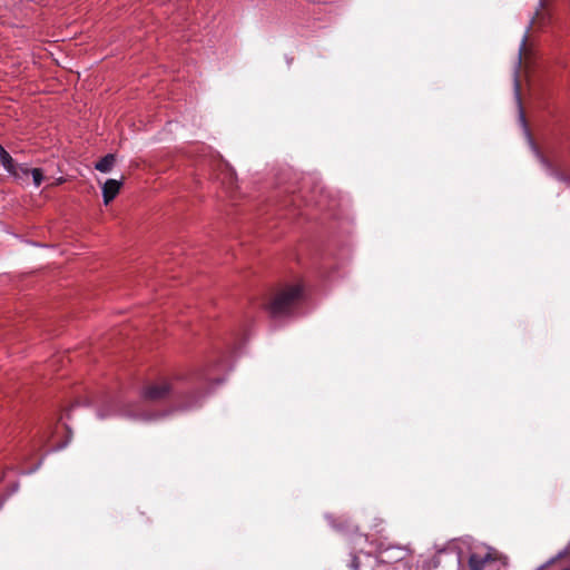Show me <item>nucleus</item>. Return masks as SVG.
Here are the masks:
<instances>
[{"label":"nucleus","mask_w":570,"mask_h":570,"mask_svg":"<svg viewBox=\"0 0 570 570\" xmlns=\"http://www.w3.org/2000/svg\"><path fill=\"white\" fill-rule=\"evenodd\" d=\"M303 299V286L301 284L286 285L276 291L266 308L273 317H281L289 314Z\"/></svg>","instance_id":"nucleus-1"},{"label":"nucleus","mask_w":570,"mask_h":570,"mask_svg":"<svg viewBox=\"0 0 570 570\" xmlns=\"http://www.w3.org/2000/svg\"><path fill=\"white\" fill-rule=\"evenodd\" d=\"M552 16L549 8V0H547L546 6L542 7V0L539 2V8L537 9L534 16L531 19L530 26L523 36L522 42L519 48L518 61L519 65L522 63L523 60H527L529 55L528 41H529V30H543L547 26L551 23Z\"/></svg>","instance_id":"nucleus-2"},{"label":"nucleus","mask_w":570,"mask_h":570,"mask_svg":"<svg viewBox=\"0 0 570 570\" xmlns=\"http://www.w3.org/2000/svg\"><path fill=\"white\" fill-rule=\"evenodd\" d=\"M175 393L174 385L168 380H160L147 384L141 392L142 399L148 402H163L171 399Z\"/></svg>","instance_id":"nucleus-3"},{"label":"nucleus","mask_w":570,"mask_h":570,"mask_svg":"<svg viewBox=\"0 0 570 570\" xmlns=\"http://www.w3.org/2000/svg\"><path fill=\"white\" fill-rule=\"evenodd\" d=\"M0 161L6 170L11 175L19 177L20 173L23 175L29 174V169L24 165L14 164L10 154L2 146H0Z\"/></svg>","instance_id":"nucleus-4"},{"label":"nucleus","mask_w":570,"mask_h":570,"mask_svg":"<svg viewBox=\"0 0 570 570\" xmlns=\"http://www.w3.org/2000/svg\"><path fill=\"white\" fill-rule=\"evenodd\" d=\"M497 560V553L487 552L485 554L472 553L469 557L468 564L470 570H484L487 564Z\"/></svg>","instance_id":"nucleus-5"},{"label":"nucleus","mask_w":570,"mask_h":570,"mask_svg":"<svg viewBox=\"0 0 570 570\" xmlns=\"http://www.w3.org/2000/svg\"><path fill=\"white\" fill-rule=\"evenodd\" d=\"M122 183L116 179H108L102 186V197L105 205H108L118 195Z\"/></svg>","instance_id":"nucleus-6"},{"label":"nucleus","mask_w":570,"mask_h":570,"mask_svg":"<svg viewBox=\"0 0 570 570\" xmlns=\"http://www.w3.org/2000/svg\"><path fill=\"white\" fill-rule=\"evenodd\" d=\"M115 161V155L108 154L96 164L95 168L101 173H109L112 169Z\"/></svg>","instance_id":"nucleus-7"},{"label":"nucleus","mask_w":570,"mask_h":570,"mask_svg":"<svg viewBox=\"0 0 570 570\" xmlns=\"http://www.w3.org/2000/svg\"><path fill=\"white\" fill-rule=\"evenodd\" d=\"M542 163L547 166L548 169L551 170L552 175H554L560 180H568V178L560 173L558 169L553 168L552 165L543 157H541Z\"/></svg>","instance_id":"nucleus-8"},{"label":"nucleus","mask_w":570,"mask_h":570,"mask_svg":"<svg viewBox=\"0 0 570 570\" xmlns=\"http://www.w3.org/2000/svg\"><path fill=\"white\" fill-rule=\"evenodd\" d=\"M29 173L32 174L35 185L39 187L43 179L42 170L39 168H33L32 170H29Z\"/></svg>","instance_id":"nucleus-9"},{"label":"nucleus","mask_w":570,"mask_h":570,"mask_svg":"<svg viewBox=\"0 0 570 570\" xmlns=\"http://www.w3.org/2000/svg\"><path fill=\"white\" fill-rule=\"evenodd\" d=\"M125 415L129 416V417H140V419H145V420H149L150 417L149 416H145V415H140L138 414L134 409L131 407H128L125 410Z\"/></svg>","instance_id":"nucleus-10"},{"label":"nucleus","mask_w":570,"mask_h":570,"mask_svg":"<svg viewBox=\"0 0 570 570\" xmlns=\"http://www.w3.org/2000/svg\"><path fill=\"white\" fill-rule=\"evenodd\" d=\"M351 568L353 570H360V559L355 554L352 556Z\"/></svg>","instance_id":"nucleus-11"},{"label":"nucleus","mask_w":570,"mask_h":570,"mask_svg":"<svg viewBox=\"0 0 570 570\" xmlns=\"http://www.w3.org/2000/svg\"><path fill=\"white\" fill-rule=\"evenodd\" d=\"M514 88H515V98L518 100V104L520 105L521 104L520 82H519L518 78H515V80H514Z\"/></svg>","instance_id":"nucleus-12"},{"label":"nucleus","mask_w":570,"mask_h":570,"mask_svg":"<svg viewBox=\"0 0 570 570\" xmlns=\"http://www.w3.org/2000/svg\"><path fill=\"white\" fill-rule=\"evenodd\" d=\"M194 405H195V403H194V402H187V403L185 404V406H186V407H191V406H194Z\"/></svg>","instance_id":"nucleus-13"},{"label":"nucleus","mask_w":570,"mask_h":570,"mask_svg":"<svg viewBox=\"0 0 570 570\" xmlns=\"http://www.w3.org/2000/svg\"><path fill=\"white\" fill-rule=\"evenodd\" d=\"M99 416H100V417H106V416H107V414H106V413H102V412H99Z\"/></svg>","instance_id":"nucleus-14"},{"label":"nucleus","mask_w":570,"mask_h":570,"mask_svg":"<svg viewBox=\"0 0 570 570\" xmlns=\"http://www.w3.org/2000/svg\"><path fill=\"white\" fill-rule=\"evenodd\" d=\"M547 3V0H542V7L546 6Z\"/></svg>","instance_id":"nucleus-15"}]
</instances>
